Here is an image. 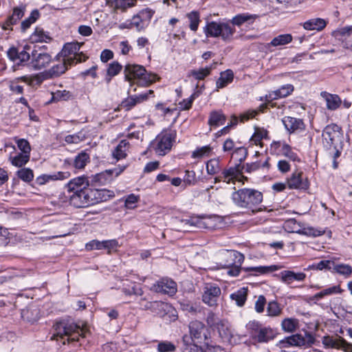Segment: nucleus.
Listing matches in <instances>:
<instances>
[{"label": "nucleus", "instance_id": "f257e3e1", "mask_svg": "<svg viewBox=\"0 0 352 352\" xmlns=\"http://www.w3.org/2000/svg\"><path fill=\"white\" fill-rule=\"evenodd\" d=\"M256 18V15L243 13L234 16L230 20L232 25L223 21L208 22L204 28V32L207 38H220L223 41L229 43L236 32L234 25L241 26L245 23H253Z\"/></svg>", "mask_w": 352, "mask_h": 352}, {"label": "nucleus", "instance_id": "f03ea898", "mask_svg": "<svg viewBox=\"0 0 352 352\" xmlns=\"http://www.w3.org/2000/svg\"><path fill=\"white\" fill-rule=\"evenodd\" d=\"M232 199L238 208L246 209L252 214L263 210L261 206L263 193L254 188H244L235 190L232 194Z\"/></svg>", "mask_w": 352, "mask_h": 352}, {"label": "nucleus", "instance_id": "7ed1b4c3", "mask_svg": "<svg viewBox=\"0 0 352 352\" xmlns=\"http://www.w3.org/2000/svg\"><path fill=\"white\" fill-rule=\"evenodd\" d=\"M89 185V180L85 175L70 179L65 186L68 193L69 204L78 208H85L87 197L90 190Z\"/></svg>", "mask_w": 352, "mask_h": 352}, {"label": "nucleus", "instance_id": "20e7f679", "mask_svg": "<svg viewBox=\"0 0 352 352\" xmlns=\"http://www.w3.org/2000/svg\"><path fill=\"white\" fill-rule=\"evenodd\" d=\"M56 333L52 337V340H58V338L67 337V342H76L80 336L85 337V331L70 319H63L56 322L54 325Z\"/></svg>", "mask_w": 352, "mask_h": 352}, {"label": "nucleus", "instance_id": "39448f33", "mask_svg": "<svg viewBox=\"0 0 352 352\" xmlns=\"http://www.w3.org/2000/svg\"><path fill=\"white\" fill-rule=\"evenodd\" d=\"M175 140V134L170 130H164L157 135L151 142V146L159 155H164L172 148Z\"/></svg>", "mask_w": 352, "mask_h": 352}, {"label": "nucleus", "instance_id": "423d86ee", "mask_svg": "<svg viewBox=\"0 0 352 352\" xmlns=\"http://www.w3.org/2000/svg\"><path fill=\"white\" fill-rule=\"evenodd\" d=\"M185 226L190 228L198 229H216L221 223L219 217L197 216L191 217L188 219L183 220Z\"/></svg>", "mask_w": 352, "mask_h": 352}, {"label": "nucleus", "instance_id": "0eeeda50", "mask_svg": "<svg viewBox=\"0 0 352 352\" xmlns=\"http://www.w3.org/2000/svg\"><path fill=\"white\" fill-rule=\"evenodd\" d=\"M80 45L78 43H69L64 45L58 56L63 57L68 62L69 65L85 61L87 57L80 53Z\"/></svg>", "mask_w": 352, "mask_h": 352}, {"label": "nucleus", "instance_id": "6e6552de", "mask_svg": "<svg viewBox=\"0 0 352 352\" xmlns=\"http://www.w3.org/2000/svg\"><path fill=\"white\" fill-rule=\"evenodd\" d=\"M322 139L325 146L336 148L338 144L341 142V128L336 124L327 125L323 130Z\"/></svg>", "mask_w": 352, "mask_h": 352}, {"label": "nucleus", "instance_id": "1a4fd4ad", "mask_svg": "<svg viewBox=\"0 0 352 352\" xmlns=\"http://www.w3.org/2000/svg\"><path fill=\"white\" fill-rule=\"evenodd\" d=\"M115 197L114 192L107 189L90 188L87 195L85 208L103 201H107Z\"/></svg>", "mask_w": 352, "mask_h": 352}, {"label": "nucleus", "instance_id": "9d476101", "mask_svg": "<svg viewBox=\"0 0 352 352\" xmlns=\"http://www.w3.org/2000/svg\"><path fill=\"white\" fill-rule=\"evenodd\" d=\"M322 343L326 349H342L344 352H352V343L348 342L341 336H325L322 338Z\"/></svg>", "mask_w": 352, "mask_h": 352}, {"label": "nucleus", "instance_id": "9b49d317", "mask_svg": "<svg viewBox=\"0 0 352 352\" xmlns=\"http://www.w3.org/2000/svg\"><path fill=\"white\" fill-rule=\"evenodd\" d=\"M221 292V289L218 286L207 283L204 287L202 301L210 307L217 306Z\"/></svg>", "mask_w": 352, "mask_h": 352}, {"label": "nucleus", "instance_id": "f8f14e48", "mask_svg": "<svg viewBox=\"0 0 352 352\" xmlns=\"http://www.w3.org/2000/svg\"><path fill=\"white\" fill-rule=\"evenodd\" d=\"M124 168V166L118 167L98 173L93 177L92 182L100 185H105L111 182L114 177H118L123 172Z\"/></svg>", "mask_w": 352, "mask_h": 352}, {"label": "nucleus", "instance_id": "ddd939ff", "mask_svg": "<svg viewBox=\"0 0 352 352\" xmlns=\"http://www.w3.org/2000/svg\"><path fill=\"white\" fill-rule=\"evenodd\" d=\"M228 257L234 263L228 264L227 274L230 276H237L241 272V265L244 261V256L237 251H229Z\"/></svg>", "mask_w": 352, "mask_h": 352}, {"label": "nucleus", "instance_id": "4468645a", "mask_svg": "<svg viewBox=\"0 0 352 352\" xmlns=\"http://www.w3.org/2000/svg\"><path fill=\"white\" fill-rule=\"evenodd\" d=\"M152 289L156 292L173 296L177 292V284L173 280L164 278L154 284Z\"/></svg>", "mask_w": 352, "mask_h": 352}, {"label": "nucleus", "instance_id": "2eb2a0df", "mask_svg": "<svg viewBox=\"0 0 352 352\" xmlns=\"http://www.w3.org/2000/svg\"><path fill=\"white\" fill-rule=\"evenodd\" d=\"M30 47L28 45H25L22 49L11 47L8 50L7 55L12 61L22 63L30 60Z\"/></svg>", "mask_w": 352, "mask_h": 352}, {"label": "nucleus", "instance_id": "dca6fc26", "mask_svg": "<svg viewBox=\"0 0 352 352\" xmlns=\"http://www.w3.org/2000/svg\"><path fill=\"white\" fill-rule=\"evenodd\" d=\"M240 172L236 167H230L224 169L221 174L214 178V184L225 182L226 184H234L236 181H241L239 179Z\"/></svg>", "mask_w": 352, "mask_h": 352}, {"label": "nucleus", "instance_id": "f3484780", "mask_svg": "<svg viewBox=\"0 0 352 352\" xmlns=\"http://www.w3.org/2000/svg\"><path fill=\"white\" fill-rule=\"evenodd\" d=\"M190 333L192 339L201 342L207 339L206 329L203 322L193 320L189 324Z\"/></svg>", "mask_w": 352, "mask_h": 352}, {"label": "nucleus", "instance_id": "a211bd4d", "mask_svg": "<svg viewBox=\"0 0 352 352\" xmlns=\"http://www.w3.org/2000/svg\"><path fill=\"white\" fill-rule=\"evenodd\" d=\"M144 300V299L142 298L140 302V305L143 307L144 309H151L157 315L162 317L164 316L165 312L170 311L172 309L170 305L162 301L148 302L145 305H143L142 302Z\"/></svg>", "mask_w": 352, "mask_h": 352}, {"label": "nucleus", "instance_id": "6ab92c4d", "mask_svg": "<svg viewBox=\"0 0 352 352\" xmlns=\"http://www.w3.org/2000/svg\"><path fill=\"white\" fill-rule=\"evenodd\" d=\"M31 66L34 69H42L47 67L52 62V57L47 53L32 52Z\"/></svg>", "mask_w": 352, "mask_h": 352}, {"label": "nucleus", "instance_id": "aec40b11", "mask_svg": "<svg viewBox=\"0 0 352 352\" xmlns=\"http://www.w3.org/2000/svg\"><path fill=\"white\" fill-rule=\"evenodd\" d=\"M282 122L289 133L302 131L305 128L302 120L294 117L285 116L282 119Z\"/></svg>", "mask_w": 352, "mask_h": 352}, {"label": "nucleus", "instance_id": "412c9836", "mask_svg": "<svg viewBox=\"0 0 352 352\" xmlns=\"http://www.w3.org/2000/svg\"><path fill=\"white\" fill-rule=\"evenodd\" d=\"M302 177V172H294L287 179V185L288 188L289 189H307L309 187V183L306 180L304 181Z\"/></svg>", "mask_w": 352, "mask_h": 352}, {"label": "nucleus", "instance_id": "4be33fe9", "mask_svg": "<svg viewBox=\"0 0 352 352\" xmlns=\"http://www.w3.org/2000/svg\"><path fill=\"white\" fill-rule=\"evenodd\" d=\"M144 72V67L141 65H127L124 68L125 78L129 82L137 80V82L138 83Z\"/></svg>", "mask_w": 352, "mask_h": 352}, {"label": "nucleus", "instance_id": "5701e85b", "mask_svg": "<svg viewBox=\"0 0 352 352\" xmlns=\"http://www.w3.org/2000/svg\"><path fill=\"white\" fill-rule=\"evenodd\" d=\"M70 173L68 171H58L51 175L43 174L36 179L38 185L43 186L50 181L64 180L70 177Z\"/></svg>", "mask_w": 352, "mask_h": 352}, {"label": "nucleus", "instance_id": "b1692460", "mask_svg": "<svg viewBox=\"0 0 352 352\" xmlns=\"http://www.w3.org/2000/svg\"><path fill=\"white\" fill-rule=\"evenodd\" d=\"M294 91V86L290 84L285 85L276 91L270 92L266 95L267 102H270L278 98H285L290 95Z\"/></svg>", "mask_w": 352, "mask_h": 352}, {"label": "nucleus", "instance_id": "393cba45", "mask_svg": "<svg viewBox=\"0 0 352 352\" xmlns=\"http://www.w3.org/2000/svg\"><path fill=\"white\" fill-rule=\"evenodd\" d=\"M279 276L280 280L287 285H290L294 281H303L306 278V274L303 272L296 273L290 270L283 271Z\"/></svg>", "mask_w": 352, "mask_h": 352}, {"label": "nucleus", "instance_id": "a878e982", "mask_svg": "<svg viewBox=\"0 0 352 352\" xmlns=\"http://www.w3.org/2000/svg\"><path fill=\"white\" fill-rule=\"evenodd\" d=\"M25 8L23 6L16 7L13 9L12 14L8 16L1 28L3 30H11V26L16 24L24 15Z\"/></svg>", "mask_w": 352, "mask_h": 352}, {"label": "nucleus", "instance_id": "bb28decb", "mask_svg": "<svg viewBox=\"0 0 352 352\" xmlns=\"http://www.w3.org/2000/svg\"><path fill=\"white\" fill-rule=\"evenodd\" d=\"M320 96L325 100L327 108L329 110L335 111L338 109L342 104V100L337 94L322 91Z\"/></svg>", "mask_w": 352, "mask_h": 352}, {"label": "nucleus", "instance_id": "cd10ccee", "mask_svg": "<svg viewBox=\"0 0 352 352\" xmlns=\"http://www.w3.org/2000/svg\"><path fill=\"white\" fill-rule=\"evenodd\" d=\"M217 64L216 62H214L212 65L206 67L192 69L190 71L189 76L197 80H202L210 74L211 71L216 67Z\"/></svg>", "mask_w": 352, "mask_h": 352}, {"label": "nucleus", "instance_id": "c85d7f7f", "mask_svg": "<svg viewBox=\"0 0 352 352\" xmlns=\"http://www.w3.org/2000/svg\"><path fill=\"white\" fill-rule=\"evenodd\" d=\"M305 344V338L300 334H295L286 338L285 340H280L278 346L280 348L287 347L289 346H303Z\"/></svg>", "mask_w": 352, "mask_h": 352}, {"label": "nucleus", "instance_id": "c756f323", "mask_svg": "<svg viewBox=\"0 0 352 352\" xmlns=\"http://www.w3.org/2000/svg\"><path fill=\"white\" fill-rule=\"evenodd\" d=\"M327 25L325 20L320 18L311 19L306 21L302 26L307 30H322Z\"/></svg>", "mask_w": 352, "mask_h": 352}, {"label": "nucleus", "instance_id": "7c9ffc66", "mask_svg": "<svg viewBox=\"0 0 352 352\" xmlns=\"http://www.w3.org/2000/svg\"><path fill=\"white\" fill-rule=\"evenodd\" d=\"M226 120V116L221 111H213L210 113L208 124L210 127L222 125Z\"/></svg>", "mask_w": 352, "mask_h": 352}, {"label": "nucleus", "instance_id": "2f4dec72", "mask_svg": "<svg viewBox=\"0 0 352 352\" xmlns=\"http://www.w3.org/2000/svg\"><path fill=\"white\" fill-rule=\"evenodd\" d=\"M107 4L115 10L124 11L135 6L136 0H107Z\"/></svg>", "mask_w": 352, "mask_h": 352}, {"label": "nucleus", "instance_id": "473e14b6", "mask_svg": "<svg viewBox=\"0 0 352 352\" xmlns=\"http://www.w3.org/2000/svg\"><path fill=\"white\" fill-rule=\"evenodd\" d=\"M68 66H70L67 61L64 60L63 58V60L59 62L58 64L53 65L50 69L47 71L50 74V76L52 78L58 77L61 74H64L65 71L67 69Z\"/></svg>", "mask_w": 352, "mask_h": 352}, {"label": "nucleus", "instance_id": "72a5a7b5", "mask_svg": "<svg viewBox=\"0 0 352 352\" xmlns=\"http://www.w3.org/2000/svg\"><path fill=\"white\" fill-rule=\"evenodd\" d=\"M214 330L217 331L219 336L226 340L230 341L232 337V331L228 322L223 320L221 322Z\"/></svg>", "mask_w": 352, "mask_h": 352}, {"label": "nucleus", "instance_id": "f704fd0d", "mask_svg": "<svg viewBox=\"0 0 352 352\" xmlns=\"http://www.w3.org/2000/svg\"><path fill=\"white\" fill-rule=\"evenodd\" d=\"M234 78L233 72L228 69L220 74V77L216 82V87L217 89H222L226 87L229 83L232 82Z\"/></svg>", "mask_w": 352, "mask_h": 352}, {"label": "nucleus", "instance_id": "c9c22d12", "mask_svg": "<svg viewBox=\"0 0 352 352\" xmlns=\"http://www.w3.org/2000/svg\"><path fill=\"white\" fill-rule=\"evenodd\" d=\"M268 132L263 128H256L255 131L250 140L251 144L262 146V140L267 138Z\"/></svg>", "mask_w": 352, "mask_h": 352}, {"label": "nucleus", "instance_id": "e433bc0d", "mask_svg": "<svg viewBox=\"0 0 352 352\" xmlns=\"http://www.w3.org/2000/svg\"><path fill=\"white\" fill-rule=\"evenodd\" d=\"M129 148V143L126 140H121L119 144L116 147L113 151V156L117 159L120 160L126 157V152Z\"/></svg>", "mask_w": 352, "mask_h": 352}, {"label": "nucleus", "instance_id": "4c0bfd02", "mask_svg": "<svg viewBox=\"0 0 352 352\" xmlns=\"http://www.w3.org/2000/svg\"><path fill=\"white\" fill-rule=\"evenodd\" d=\"M275 337V332L274 330L269 327L261 328L257 336L255 337L259 342H267L272 340Z\"/></svg>", "mask_w": 352, "mask_h": 352}, {"label": "nucleus", "instance_id": "58836bf2", "mask_svg": "<svg viewBox=\"0 0 352 352\" xmlns=\"http://www.w3.org/2000/svg\"><path fill=\"white\" fill-rule=\"evenodd\" d=\"M292 40V34H283L274 37L268 45L273 47L283 46L290 43Z\"/></svg>", "mask_w": 352, "mask_h": 352}, {"label": "nucleus", "instance_id": "ea45409f", "mask_svg": "<svg viewBox=\"0 0 352 352\" xmlns=\"http://www.w3.org/2000/svg\"><path fill=\"white\" fill-rule=\"evenodd\" d=\"M30 156L23 153H18L14 156H10L9 161L12 166L21 168L30 161Z\"/></svg>", "mask_w": 352, "mask_h": 352}, {"label": "nucleus", "instance_id": "a19ab883", "mask_svg": "<svg viewBox=\"0 0 352 352\" xmlns=\"http://www.w3.org/2000/svg\"><path fill=\"white\" fill-rule=\"evenodd\" d=\"M343 289H341L340 285H335L322 290L321 292L316 294L313 297V300H318L326 296H330L336 294H341Z\"/></svg>", "mask_w": 352, "mask_h": 352}, {"label": "nucleus", "instance_id": "79ce46f5", "mask_svg": "<svg viewBox=\"0 0 352 352\" xmlns=\"http://www.w3.org/2000/svg\"><path fill=\"white\" fill-rule=\"evenodd\" d=\"M30 39L34 43H47L51 40V38L43 29L36 28L32 34Z\"/></svg>", "mask_w": 352, "mask_h": 352}, {"label": "nucleus", "instance_id": "37998d69", "mask_svg": "<svg viewBox=\"0 0 352 352\" xmlns=\"http://www.w3.org/2000/svg\"><path fill=\"white\" fill-rule=\"evenodd\" d=\"M186 16L189 21V28L192 32H196L198 30L200 20V14L197 11H192L187 13Z\"/></svg>", "mask_w": 352, "mask_h": 352}, {"label": "nucleus", "instance_id": "c03bdc74", "mask_svg": "<svg viewBox=\"0 0 352 352\" xmlns=\"http://www.w3.org/2000/svg\"><path fill=\"white\" fill-rule=\"evenodd\" d=\"M89 162V155L85 151H82L76 155L74 160L73 166L77 169H82Z\"/></svg>", "mask_w": 352, "mask_h": 352}, {"label": "nucleus", "instance_id": "a18cd8bd", "mask_svg": "<svg viewBox=\"0 0 352 352\" xmlns=\"http://www.w3.org/2000/svg\"><path fill=\"white\" fill-rule=\"evenodd\" d=\"M247 289L241 288L237 290L236 292L232 293L230 295V298L232 300H234L238 306L242 307L245 304V302L247 299Z\"/></svg>", "mask_w": 352, "mask_h": 352}, {"label": "nucleus", "instance_id": "49530a36", "mask_svg": "<svg viewBox=\"0 0 352 352\" xmlns=\"http://www.w3.org/2000/svg\"><path fill=\"white\" fill-rule=\"evenodd\" d=\"M333 265V272L340 275L344 276L345 278H349L352 274V267L348 264L339 263Z\"/></svg>", "mask_w": 352, "mask_h": 352}, {"label": "nucleus", "instance_id": "de8ad7c7", "mask_svg": "<svg viewBox=\"0 0 352 352\" xmlns=\"http://www.w3.org/2000/svg\"><path fill=\"white\" fill-rule=\"evenodd\" d=\"M298 326V320L295 318H285L281 322L283 330L288 333L295 331Z\"/></svg>", "mask_w": 352, "mask_h": 352}, {"label": "nucleus", "instance_id": "09e8293b", "mask_svg": "<svg viewBox=\"0 0 352 352\" xmlns=\"http://www.w3.org/2000/svg\"><path fill=\"white\" fill-rule=\"evenodd\" d=\"M212 151V148L209 145L201 146L195 150L192 153L191 157L193 159H201L204 157L210 156Z\"/></svg>", "mask_w": 352, "mask_h": 352}, {"label": "nucleus", "instance_id": "8fccbe9b", "mask_svg": "<svg viewBox=\"0 0 352 352\" xmlns=\"http://www.w3.org/2000/svg\"><path fill=\"white\" fill-rule=\"evenodd\" d=\"M221 170L220 160L218 158H213L206 163V171L209 175H215Z\"/></svg>", "mask_w": 352, "mask_h": 352}, {"label": "nucleus", "instance_id": "3c124183", "mask_svg": "<svg viewBox=\"0 0 352 352\" xmlns=\"http://www.w3.org/2000/svg\"><path fill=\"white\" fill-rule=\"evenodd\" d=\"M223 319L220 318L218 315L212 311H209L206 318V322L209 328L214 330L219 325Z\"/></svg>", "mask_w": 352, "mask_h": 352}, {"label": "nucleus", "instance_id": "603ef678", "mask_svg": "<svg viewBox=\"0 0 352 352\" xmlns=\"http://www.w3.org/2000/svg\"><path fill=\"white\" fill-rule=\"evenodd\" d=\"M287 143L282 141H273L270 145V153L272 155L281 156L285 151Z\"/></svg>", "mask_w": 352, "mask_h": 352}, {"label": "nucleus", "instance_id": "864d4df0", "mask_svg": "<svg viewBox=\"0 0 352 352\" xmlns=\"http://www.w3.org/2000/svg\"><path fill=\"white\" fill-rule=\"evenodd\" d=\"M17 177L25 182H30L34 179L33 170L30 168H22L16 171Z\"/></svg>", "mask_w": 352, "mask_h": 352}, {"label": "nucleus", "instance_id": "5fc2aeb1", "mask_svg": "<svg viewBox=\"0 0 352 352\" xmlns=\"http://www.w3.org/2000/svg\"><path fill=\"white\" fill-rule=\"evenodd\" d=\"M14 140L17 144V147L21 151V153L29 155V156H30L31 146L27 140L14 137Z\"/></svg>", "mask_w": 352, "mask_h": 352}, {"label": "nucleus", "instance_id": "6e6d98bb", "mask_svg": "<svg viewBox=\"0 0 352 352\" xmlns=\"http://www.w3.org/2000/svg\"><path fill=\"white\" fill-rule=\"evenodd\" d=\"M267 316L276 317L281 314L282 308L276 301H270L267 307Z\"/></svg>", "mask_w": 352, "mask_h": 352}, {"label": "nucleus", "instance_id": "4d7b16f0", "mask_svg": "<svg viewBox=\"0 0 352 352\" xmlns=\"http://www.w3.org/2000/svg\"><path fill=\"white\" fill-rule=\"evenodd\" d=\"M158 77L156 74L152 73H148L145 70L142 76H141L138 84L142 86H148L151 84L155 82L158 80Z\"/></svg>", "mask_w": 352, "mask_h": 352}, {"label": "nucleus", "instance_id": "13d9d810", "mask_svg": "<svg viewBox=\"0 0 352 352\" xmlns=\"http://www.w3.org/2000/svg\"><path fill=\"white\" fill-rule=\"evenodd\" d=\"M39 17V12L37 10H33L30 16L25 19L24 21L21 23V30L22 31L25 32L26 30H28L32 24L36 22V21Z\"/></svg>", "mask_w": 352, "mask_h": 352}, {"label": "nucleus", "instance_id": "bf43d9fd", "mask_svg": "<svg viewBox=\"0 0 352 352\" xmlns=\"http://www.w3.org/2000/svg\"><path fill=\"white\" fill-rule=\"evenodd\" d=\"M248 152L246 148L243 146L238 147L232 153V157L239 163L245 161L248 156Z\"/></svg>", "mask_w": 352, "mask_h": 352}, {"label": "nucleus", "instance_id": "052dcab7", "mask_svg": "<svg viewBox=\"0 0 352 352\" xmlns=\"http://www.w3.org/2000/svg\"><path fill=\"white\" fill-rule=\"evenodd\" d=\"M280 269V267L278 265H270V266H258V267H252L246 269L247 271H252L261 274H267L272 272L277 271Z\"/></svg>", "mask_w": 352, "mask_h": 352}, {"label": "nucleus", "instance_id": "680f3d73", "mask_svg": "<svg viewBox=\"0 0 352 352\" xmlns=\"http://www.w3.org/2000/svg\"><path fill=\"white\" fill-rule=\"evenodd\" d=\"M122 66L117 61L110 63L107 70V75L109 77L107 81H110L111 77L118 75L122 70Z\"/></svg>", "mask_w": 352, "mask_h": 352}, {"label": "nucleus", "instance_id": "e2e57ef3", "mask_svg": "<svg viewBox=\"0 0 352 352\" xmlns=\"http://www.w3.org/2000/svg\"><path fill=\"white\" fill-rule=\"evenodd\" d=\"M283 228L288 232H300V226L294 219L287 220L283 224Z\"/></svg>", "mask_w": 352, "mask_h": 352}, {"label": "nucleus", "instance_id": "0e129e2a", "mask_svg": "<svg viewBox=\"0 0 352 352\" xmlns=\"http://www.w3.org/2000/svg\"><path fill=\"white\" fill-rule=\"evenodd\" d=\"M71 97V94L67 90H58L55 92H52L51 102H56L60 100H67Z\"/></svg>", "mask_w": 352, "mask_h": 352}, {"label": "nucleus", "instance_id": "69168bd1", "mask_svg": "<svg viewBox=\"0 0 352 352\" xmlns=\"http://www.w3.org/2000/svg\"><path fill=\"white\" fill-rule=\"evenodd\" d=\"M140 201V197L134 194H130L124 199V206L127 209H134L137 207V203Z\"/></svg>", "mask_w": 352, "mask_h": 352}, {"label": "nucleus", "instance_id": "338daca9", "mask_svg": "<svg viewBox=\"0 0 352 352\" xmlns=\"http://www.w3.org/2000/svg\"><path fill=\"white\" fill-rule=\"evenodd\" d=\"M47 71H44L31 77V82L34 85H40L44 80L51 79Z\"/></svg>", "mask_w": 352, "mask_h": 352}, {"label": "nucleus", "instance_id": "774afa93", "mask_svg": "<svg viewBox=\"0 0 352 352\" xmlns=\"http://www.w3.org/2000/svg\"><path fill=\"white\" fill-rule=\"evenodd\" d=\"M246 328H247L248 331H249V333L250 334V336L253 338H255V337L257 336V334L261 327L260 324L258 322L254 320V321H250L246 324Z\"/></svg>", "mask_w": 352, "mask_h": 352}]
</instances>
